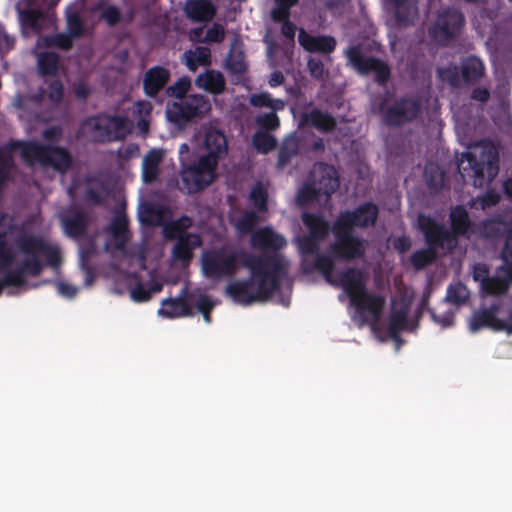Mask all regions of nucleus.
<instances>
[{"mask_svg":"<svg viewBox=\"0 0 512 512\" xmlns=\"http://www.w3.org/2000/svg\"><path fill=\"white\" fill-rule=\"evenodd\" d=\"M264 264L258 274L248 279L234 280L225 288V294L236 304L248 306L268 301L281 288L282 279L288 272V261L279 255H262Z\"/></svg>","mask_w":512,"mask_h":512,"instance_id":"obj_1","label":"nucleus"},{"mask_svg":"<svg viewBox=\"0 0 512 512\" xmlns=\"http://www.w3.org/2000/svg\"><path fill=\"white\" fill-rule=\"evenodd\" d=\"M262 255H254L241 248L228 245L203 252L202 272L209 279L220 280L233 277L239 267L247 268L250 273L258 274L264 264Z\"/></svg>","mask_w":512,"mask_h":512,"instance_id":"obj_2","label":"nucleus"},{"mask_svg":"<svg viewBox=\"0 0 512 512\" xmlns=\"http://www.w3.org/2000/svg\"><path fill=\"white\" fill-rule=\"evenodd\" d=\"M458 169L463 178L473 179L475 187L491 183L499 173V152L494 145L484 146L479 155L473 152L462 154Z\"/></svg>","mask_w":512,"mask_h":512,"instance_id":"obj_3","label":"nucleus"},{"mask_svg":"<svg viewBox=\"0 0 512 512\" xmlns=\"http://www.w3.org/2000/svg\"><path fill=\"white\" fill-rule=\"evenodd\" d=\"M211 111V103L207 96L189 94L188 97L167 104V120L179 128L186 127L196 119H202Z\"/></svg>","mask_w":512,"mask_h":512,"instance_id":"obj_4","label":"nucleus"},{"mask_svg":"<svg viewBox=\"0 0 512 512\" xmlns=\"http://www.w3.org/2000/svg\"><path fill=\"white\" fill-rule=\"evenodd\" d=\"M96 143L122 140L128 134L126 119L122 116L101 115L87 118L82 125Z\"/></svg>","mask_w":512,"mask_h":512,"instance_id":"obj_5","label":"nucleus"},{"mask_svg":"<svg viewBox=\"0 0 512 512\" xmlns=\"http://www.w3.org/2000/svg\"><path fill=\"white\" fill-rule=\"evenodd\" d=\"M332 233L335 241L329 244L328 252L334 259L351 262L365 255L366 240L356 236L354 230L339 227L334 221Z\"/></svg>","mask_w":512,"mask_h":512,"instance_id":"obj_6","label":"nucleus"},{"mask_svg":"<svg viewBox=\"0 0 512 512\" xmlns=\"http://www.w3.org/2000/svg\"><path fill=\"white\" fill-rule=\"evenodd\" d=\"M216 162L211 156H201L193 165L181 171L182 189L188 194L203 191L216 178Z\"/></svg>","mask_w":512,"mask_h":512,"instance_id":"obj_7","label":"nucleus"},{"mask_svg":"<svg viewBox=\"0 0 512 512\" xmlns=\"http://www.w3.org/2000/svg\"><path fill=\"white\" fill-rule=\"evenodd\" d=\"M465 26L464 14L453 7L443 9L430 28V35L441 45H448L461 34Z\"/></svg>","mask_w":512,"mask_h":512,"instance_id":"obj_8","label":"nucleus"},{"mask_svg":"<svg viewBox=\"0 0 512 512\" xmlns=\"http://www.w3.org/2000/svg\"><path fill=\"white\" fill-rule=\"evenodd\" d=\"M346 56L350 65L361 75L375 73V81L380 86H385L390 77L391 69L383 60L364 56L359 45L351 46L346 51Z\"/></svg>","mask_w":512,"mask_h":512,"instance_id":"obj_9","label":"nucleus"},{"mask_svg":"<svg viewBox=\"0 0 512 512\" xmlns=\"http://www.w3.org/2000/svg\"><path fill=\"white\" fill-rule=\"evenodd\" d=\"M418 228L422 232L427 246L436 251L438 249L452 251L458 245L453 233H450L449 229L429 215L420 214L418 216Z\"/></svg>","mask_w":512,"mask_h":512,"instance_id":"obj_10","label":"nucleus"},{"mask_svg":"<svg viewBox=\"0 0 512 512\" xmlns=\"http://www.w3.org/2000/svg\"><path fill=\"white\" fill-rule=\"evenodd\" d=\"M379 207L372 201H366L352 210L341 211L336 218L337 226L354 230L374 227L379 218Z\"/></svg>","mask_w":512,"mask_h":512,"instance_id":"obj_11","label":"nucleus"},{"mask_svg":"<svg viewBox=\"0 0 512 512\" xmlns=\"http://www.w3.org/2000/svg\"><path fill=\"white\" fill-rule=\"evenodd\" d=\"M420 112L421 103L418 99L401 97L385 110L383 121L387 126L399 127L415 120Z\"/></svg>","mask_w":512,"mask_h":512,"instance_id":"obj_12","label":"nucleus"},{"mask_svg":"<svg viewBox=\"0 0 512 512\" xmlns=\"http://www.w3.org/2000/svg\"><path fill=\"white\" fill-rule=\"evenodd\" d=\"M251 246L262 253L260 255H279L285 257L280 252L287 246L285 237L266 226L254 231L250 239Z\"/></svg>","mask_w":512,"mask_h":512,"instance_id":"obj_13","label":"nucleus"},{"mask_svg":"<svg viewBox=\"0 0 512 512\" xmlns=\"http://www.w3.org/2000/svg\"><path fill=\"white\" fill-rule=\"evenodd\" d=\"M309 180L327 198H330L340 185L337 170L334 166L324 162L314 164L309 174Z\"/></svg>","mask_w":512,"mask_h":512,"instance_id":"obj_14","label":"nucleus"},{"mask_svg":"<svg viewBox=\"0 0 512 512\" xmlns=\"http://www.w3.org/2000/svg\"><path fill=\"white\" fill-rule=\"evenodd\" d=\"M60 222L68 237L80 239L86 235L90 219L81 208L71 206L60 215Z\"/></svg>","mask_w":512,"mask_h":512,"instance_id":"obj_15","label":"nucleus"},{"mask_svg":"<svg viewBox=\"0 0 512 512\" xmlns=\"http://www.w3.org/2000/svg\"><path fill=\"white\" fill-rule=\"evenodd\" d=\"M331 285L341 287L349 297L350 302L367 290L362 271L355 267L340 271Z\"/></svg>","mask_w":512,"mask_h":512,"instance_id":"obj_16","label":"nucleus"},{"mask_svg":"<svg viewBox=\"0 0 512 512\" xmlns=\"http://www.w3.org/2000/svg\"><path fill=\"white\" fill-rule=\"evenodd\" d=\"M192 294L187 287H183L179 295L175 298H167L162 301L159 315L166 318H178L192 315L190 300Z\"/></svg>","mask_w":512,"mask_h":512,"instance_id":"obj_17","label":"nucleus"},{"mask_svg":"<svg viewBox=\"0 0 512 512\" xmlns=\"http://www.w3.org/2000/svg\"><path fill=\"white\" fill-rule=\"evenodd\" d=\"M299 126L315 128L321 133H331L336 129L337 121L329 112L314 107L301 113Z\"/></svg>","mask_w":512,"mask_h":512,"instance_id":"obj_18","label":"nucleus"},{"mask_svg":"<svg viewBox=\"0 0 512 512\" xmlns=\"http://www.w3.org/2000/svg\"><path fill=\"white\" fill-rule=\"evenodd\" d=\"M170 76V71L164 66L156 65L147 69L143 77L144 94L155 99L163 89H166Z\"/></svg>","mask_w":512,"mask_h":512,"instance_id":"obj_19","label":"nucleus"},{"mask_svg":"<svg viewBox=\"0 0 512 512\" xmlns=\"http://www.w3.org/2000/svg\"><path fill=\"white\" fill-rule=\"evenodd\" d=\"M478 231L482 238L496 242L507 239L512 232L511 225L500 214L482 220L478 225Z\"/></svg>","mask_w":512,"mask_h":512,"instance_id":"obj_20","label":"nucleus"},{"mask_svg":"<svg viewBox=\"0 0 512 512\" xmlns=\"http://www.w3.org/2000/svg\"><path fill=\"white\" fill-rule=\"evenodd\" d=\"M298 42L304 50L311 53L330 54L336 48V40L329 35L314 36L301 29L298 34Z\"/></svg>","mask_w":512,"mask_h":512,"instance_id":"obj_21","label":"nucleus"},{"mask_svg":"<svg viewBox=\"0 0 512 512\" xmlns=\"http://www.w3.org/2000/svg\"><path fill=\"white\" fill-rule=\"evenodd\" d=\"M351 304L361 315H369L377 321L385 306V298L382 295L369 293L367 290L354 299Z\"/></svg>","mask_w":512,"mask_h":512,"instance_id":"obj_22","label":"nucleus"},{"mask_svg":"<svg viewBox=\"0 0 512 512\" xmlns=\"http://www.w3.org/2000/svg\"><path fill=\"white\" fill-rule=\"evenodd\" d=\"M334 258L330 255H324L320 252L315 255V259L311 260L310 258H304L301 260V269L304 274H312L315 271H319L323 274L325 280L332 284L334 283V278L332 277V273L335 268Z\"/></svg>","mask_w":512,"mask_h":512,"instance_id":"obj_23","label":"nucleus"},{"mask_svg":"<svg viewBox=\"0 0 512 512\" xmlns=\"http://www.w3.org/2000/svg\"><path fill=\"white\" fill-rule=\"evenodd\" d=\"M176 243L172 249V256L177 261L189 262L193 257V250L202 245L199 234H185L175 237Z\"/></svg>","mask_w":512,"mask_h":512,"instance_id":"obj_24","label":"nucleus"},{"mask_svg":"<svg viewBox=\"0 0 512 512\" xmlns=\"http://www.w3.org/2000/svg\"><path fill=\"white\" fill-rule=\"evenodd\" d=\"M450 233L458 241L459 237L468 236L472 227V221L466 208L462 205L453 207L449 214Z\"/></svg>","mask_w":512,"mask_h":512,"instance_id":"obj_25","label":"nucleus"},{"mask_svg":"<svg viewBox=\"0 0 512 512\" xmlns=\"http://www.w3.org/2000/svg\"><path fill=\"white\" fill-rule=\"evenodd\" d=\"M187 17L197 23L210 22L216 15V8L209 0H190L185 6Z\"/></svg>","mask_w":512,"mask_h":512,"instance_id":"obj_26","label":"nucleus"},{"mask_svg":"<svg viewBox=\"0 0 512 512\" xmlns=\"http://www.w3.org/2000/svg\"><path fill=\"white\" fill-rule=\"evenodd\" d=\"M302 221L308 229V235L320 241L324 240L332 232V226L322 215L305 212L302 215Z\"/></svg>","mask_w":512,"mask_h":512,"instance_id":"obj_27","label":"nucleus"},{"mask_svg":"<svg viewBox=\"0 0 512 512\" xmlns=\"http://www.w3.org/2000/svg\"><path fill=\"white\" fill-rule=\"evenodd\" d=\"M408 312L406 304L392 305L388 321V335L395 341H400V332L408 325Z\"/></svg>","mask_w":512,"mask_h":512,"instance_id":"obj_28","label":"nucleus"},{"mask_svg":"<svg viewBox=\"0 0 512 512\" xmlns=\"http://www.w3.org/2000/svg\"><path fill=\"white\" fill-rule=\"evenodd\" d=\"M205 147L207 154L205 156H211L215 159L216 165L221 157L227 154V140L223 132L216 129L207 131L205 135Z\"/></svg>","mask_w":512,"mask_h":512,"instance_id":"obj_29","label":"nucleus"},{"mask_svg":"<svg viewBox=\"0 0 512 512\" xmlns=\"http://www.w3.org/2000/svg\"><path fill=\"white\" fill-rule=\"evenodd\" d=\"M195 85L211 94L218 95L225 89V79L219 71L207 70L196 77Z\"/></svg>","mask_w":512,"mask_h":512,"instance_id":"obj_30","label":"nucleus"},{"mask_svg":"<svg viewBox=\"0 0 512 512\" xmlns=\"http://www.w3.org/2000/svg\"><path fill=\"white\" fill-rule=\"evenodd\" d=\"M302 149V138L296 134L287 136L278 152L277 166L284 168L290 163L293 157L297 156Z\"/></svg>","mask_w":512,"mask_h":512,"instance_id":"obj_31","label":"nucleus"},{"mask_svg":"<svg viewBox=\"0 0 512 512\" xmlns=\"http://www.w3.org/2000/svg\"><path fill=\"white\" fill-rule=\"evenodd\" d=\"M163 160L161 150L152 149L143 158L142 162V179L145 183L151 184L159 177V165Z\"/></svg>","mask_w":512,"mask_h":512,"instance_id":"obj_32","label":"nucleus"},{"mask_svg":"<svg viewBox=\"0 0 512 512\" xmlns=\"http://www.w3.org/2000/svg\"><path fill=\"white\" fill-rule=\"evenodd\" d=\"M129 221L125 214H119L115 216L107 230L115 240V248L117 250H123L130 238V232L128 229Z\"/></svg>","mask_w":512,"mask_h":512,"instance_id":"obj_33","label":"nucleus"},{"mask_svg":"<svg viewBox=\"0 0 512 512\" xmlns=\"http://www.w3.org/2000/svg\"><path fill=\"white\" fill-rule=\"evenodd\" d=\"M461 77L466 84L477 83L485 72L483 62L475 57L469 56L461 61L460 66Z\"/></svg>","mask_w":512,"mask_h":512,"instance_id":"obj_34","label":"nucleus"},{"mask_svg":"<svg viewBox=\"0 0 512 512\" xmlns=\"http://www.w3.org/2000/svg\"><path fill=\"white\" fill-rule=\"evenodd\" d=\"M183 59L187 68L195 72L199 66L211 64V50L206 46H197L194 50L185 51Z\"/></svg>","mask_w":512,"mask_h":512,"instance_id":"obj_35","label":"nucleus"},{"mask_svg":"<svg viewBox=\"0 0 512 512\" xmlns=\"http://www.w3.org/2000/svg\"><path fill=\"white\" fill-rule=\"evenodd\" d=\"M60 56L54 51L40 52L37 55V68L40 76H55L59 69Z\"/></svg>","mask_w":512,"mask_h":512,"instance_id":"obj_36","label":"nucleus"},{"mask_svg":"<svg viewBox=\"0 0 512 512\" xmlns=\"http://www.w3.org/2000/svg\"><path fill=\"white\" fill-rule=\"evenodd\" d=\"M193 225V219L187 215L167 223L164 228V236L168 240H174L175 237L189 234L187 230Z\"/></svg>","mask_w":512,"mask_h":512,"instance_id":"obj_37","label":"nucleus"},{"mask_svg":"<svg viewBox=\"0 0 512 512\" xmlns=\"http://www.w3.org/2000/svg\"><path fill=\"white\" fill-rule=\"evenodd\" d=\"M74 38L68 33H56L40 37L39 45L45 48L55 47L69 51L73 46Z\"/></svg>","mask_w":512,"mask_h":512,"instance_id":"obj_38","label":"nucleus"},{"mask_svg":"<svg viewBox=\"0 0 512 512\" xmlns=\"http://www.w3.org/2000/svg\"><path fill=\"white\" fill-rule=\"evenodd\" d=\"M498 310V305L492 304L487 309L475 312L470 321V330L477 332L483 327L489 328L492 320H494V314H497Z\"/></svg>","mask_w":512,"mask_h":512,"instance_id":"obj_39","label":"nucleus"},{"mask_svg":"<svg viewBox=\"0 0 512 512\" xmlns=\"http://www.w3.org/2000/svg\"><path fill=\"white\" fill-rule=\"evenodd\" d=\"M438 258V251L431 247H426L414 251L410 256V262L415 270H422L433 264Z\"/></svg>","mask_w":512,"mask_h":512,"instance_id":"obj_40","label":"nucleus"},{"mask_svg":"<svg viewBox=\"0 0 512 512\" xmlns=\"http://www.w3.org/2000/svg\"><path fill=\"white\" fill-rule=\"evenodd\" d=\"M250 104L254 107H266L274 112L281 111L285 108V102L279 98H273L268 92H261L252 94L250 97Z\"/></svg>","mask_w":512,"mask_h":512,"instance_id":"obj_41","label":"nucleus"},{"mask_svg":"<svg viewBox=\"0 0 512 512\" xmlns=\"http://www.w3.org/2000/svg\"><path fill=\"white\" fill-rule=\"evenodd\" d=\"M395 5V20L399 26L407 27L413 23L415 16V7L407 1L396 0Z\"/></svg>","mask_w":512,"mask_h":512,"instance_id":"obj_42","label":"nucleus"},{"mask_svg":"<svg viewBox=\"0 0 512 512\" xmlns=\"http://www.w3.org/2000/svg\"><path fill=\"white\" fill-rule=\"evenodd\" d=\"M44 18V11L39 8H29L21 12L22 24L36 32L42 29Z\"/></svg>","mask_w":512,"mask_h":512,"instance_id":"obj_43","label":"nucleus"},{"mask_svg":"<svg viewBox=\"0 0 512 512\" xmlns=\"http://www.w3.org/2000/svg\"><path fill=\"white\" fill-rule=\"evenodd\" d=\"M254 148L261 154H267L277 146L276 138L269 132L257 131L252 137Z\"/></svg>","mask_w":512,"mask_h":512,"instance_id":"obj_44","label":"nucleus"},{"mask_svg":"<svg viewBox=\"0 0 512 512\" xmlns=\"http://www.w3.org/2000/svg\"><path fill=\"white\" fill-rule=\"evenodd\" d=\"M190 89L191 79L188 76H182L175 83L166 87L165 94L167 97L174 98L176 99L175 101H179L188 97Z\"/></svg>","mask_w":512,"mask_h":512,"instance_id":"obj_45","label":"nucleus"},{"mask_svg":"<svg viewBox=\"0 0 512 512\" xmlns=\"http://www.w3.org/2000/svg\"><path fill=\"white\" fill-rule=\"evenodd\" d=\"M299 253L302 259L315 256L320 252V240L310 235H304L296 240Z\"/></svg>","mask_w":512,"mask_h":512,"instance_id":"obj_46","label":"nucleus"},{"mask_svg":"<svg viewBox=\"0 0 512 512\" xmlns=\"http://www.w3.org/2000/svg\"><path fill=\"white\" fill-rule=\"evenodd\" d=\"M469 297V293L461 282L450 284L446 291L445 301L456 306L464 304Z\"/></svg>","mask_w":512,"mask_h":512,"instance_id":"obj_47","label":"nucleus"},{"mask_svg":"<svg viewBox=\"0 0 512 512\" xmlns=\"http://www.w3.org/2000/svg\"><path fill=\"white\" fill-rule=\"evenodd\" d=\"M481 290L490 296H502L508 292L509 287L496 273L495 276H490L486 279V283L482 286Z\"/></svg>","mask_w":512,"mask_h":512,"instance_id":"obj_48","label":"nucleus"},{"mask_svg":"<svg viewBox=\"0 0 512 512\" xmlns=\"http://www.w3.org/2000/svg\"><path fill=\"white\" fill-rule=\"evenodd\" d=\"M6 232L0 231V272L6 273L7 270L15 261V254L13 250L7 245L5 240Z\"/></svg>","mask_w":512,"mask_h":512,"instance_id":"obj_49","label":"nucleus"},{"mask_svg":"<svg viewBox=\"0 0 512 512\" xmlns=\"http://www.w3.org/2000/svg\"><path fill=\"white\" fill-rule=\"evenodd\" d=\"M273 110L269 113H262L257 115L256 124L259 128V131L263 132H271L275 131L280 126V119Z\"/></svg>","mask_w":512,"mask_h":512,"instance_id":"obj_50","label":"nucleus"},{"mask_svg":"<svg viewBox=\"0 0 512 512\" xmlns=\"http://www.w3.org/2000/svg\"><path fill=\"white\" fill-rule=\"evenodd\" d=\"M323 194L318 191L316 186L309 180L298 192L297 200L299 204L306 205L316 201Z\"/></svg>","mask_w":512,"mask_h":512,"instance_id":"obj_51","label":"nucleus"},{"mask_svg":"<svg viewBox=\"0 0 512 512\" xmlns=\"http://www.w3.org/2000/svg\"><path fill=\"white\" fill-rule=\"evenodd\" d=\"M85 32L84 22L78 12L67 15V33L73 38L83 36Z\"/></svg>","mask_w":512,"mask_h":512,"instance_id":"obj_52","label":"nucleus"},{"mask_svg":"<svg viewBox=\"0 0 512 512\" xmlns=\"http://www.w3.org/2000/svg\"><path fill=\"white\" fill-rule=\"evenodd\" d=\"M250 199L259 211L264 212L267 210L268 194L261 185H256L252 188L250 192Z\"/></svg>","mask_w":512,"mask_h":512,"instance_id":"obj_53","label":"nucleus"},{"mask_svg":"<svg viewBox=\"0 0 512 512\" xmlns=\"http://www.w3.org/2000/svg\"><path fill=\"white\" fill-rule=\"evenodd\" d=\"M259 217L256 212L248 211L243 214L237 223V228L241 233H250L257 226Z\"/></svg>","mask_w":512,"mask_h":512,"instance_id":"obj_54","label":"nucleus"},{"mask_svg":"<svg viewBox=\"0 0 512 512\" xmlns=\"http://www.w3.org/2000/svg\"><path fill=\"white\" fill-rule=\"evenodd\" d=\"M424 176L429 188H437L441 186L443 182V173L440 171L439 167L432 164L425 166Z\"/></svg>","mask_w":512,"mask_h":512,"instance_id":"obj_55","label":"nucleus"},{"mask_svg":"<svg viewBox=\"0 0 512 512\" xmlns=\"http://www.w3.org/2000/svg\"><path fill=\"white\" fill-rule=\"evenodd\" d=\"M101 19L111 27L116 26L122 19L121 11L117 6L108 5L102 9Z\"/></svg>","mask_w":512,"mask_h":512,"instance_id":"obj_56","label":"nucleus"},{"mask_svg":"<svg viewBox=\"0 0 512 512\" xmlns=\"http://www.w3.org/2000/svg\"><path fill=\"white\" fill-rule=\"evenodd\" d=\"M225 38V29L220 23H213L207 30L203 42L206 43H221Z\"/></svg>","mask_w":512,"mask_h":512,"instance_id":"obj_57","label":"nucleus"},{"mask_svg":"<svg viewBox=\"0 0 512 512\" xmlns=\"http://www.w3.org/2000/svg\"><path fill=\"white\" fill-rule=\"evenodd\" d=\"M438 72L440 77L447 81L451 86H459L461 72L456 65L439 69Z\"/></svg>","mask_w":512,"mask_h":512,"instance_id":"obj_58","label":"nucleus"},{"mask_svg":"<svg viewBox=\"0 0 512 512\" xmlns=\"http://www.w3.org/2000/svg\"><path fill=\"white\" fill-rule=\"evenodd\" d=\"M196 308L202 313L204 320L207 323L211 322V312L214 308V304L210 297L207 295H200L195 303Z\"/></svg>","mask_w":512,"mask_h":512,"instance_id":"obj_59","label":"nucleus"},{"mask_svg":"<svg viewBox=\"0 0 512 512\" xmlns=\"http://www.w3.org/2000/svg\"><path fill=\"white\" fill-rule=\"evenodd\" d=\"M477 200L479 201L480 208L485 210L496 206L501 201V196L496 190L488 189L481 197H478Z\"/></svg>","mask_w":512,"mask_h":512,"instance_id":"obj_60","label":"nucleus"},{"mask_svg":"<svg viewBox=\"0 0 512 512\" xmlns=\"http://www.w3.org/2000/svg\"><path fill=\"white\" fill-rule=\"evenodd\" d=\"M130 295L135 302H146L151 299V290L146 288L142 282H137L135 286L130 289Z\"/></svg>","mask_w":512,"mask_h":512,"instance_id":"obj_61","label":"nucleus"},{"mask_svg":"<svg viewBox=\"0 0 512 512\" xmlns=\"http://www.w3.org/2000/svg\"><path fill=\"white\" fill-rule=\"evenodd\" d=\"M307 68L311 77L322 80L325 74L324 64L321 59L310 57L307 62Z\"/></svg>","mask_w":512,"mask_h":512,"instance_id":"obj_62","label":"nucleus"},{"mask_svg":"<svg viewBox=\"0 0 512 512\" xmlns=\"http://www.w3.org/2000/svg\"><path fill=\"white\" fill-rule=\"evenodd\" d=\"M64 86L60 80H53L48 86V98L50 101L58 103L62 100Z\"/></svg>","mask_w":512,"mask_h":512,"instance_id":"obj_63","label":"nucleus"},{"mask_svg":"<svg viewBox=\"0 0 512 512\" xmlns=\"http://www.w3.org/2000/svg\"><path fill=\"white\" fill-rule=\"evenodd\" d=\"M502 261L503 264L497 267L496 272L510 288V285L512 284V259Z\"/></svg>","mask_w":512,"mask_h":512,"instance_id":"obj_64","label":"nucleus"}]
</instances>
